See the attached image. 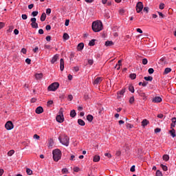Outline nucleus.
Here are the masks:
<instances>
[{
  "mask_svg": "<svg viewBox=\"0 0 176 176\" xmlns=\"http://www.w3.org/2000/svg\"><path fill=\"white\" fill-rule=\"evenodd\" d=\"M91 27L94 32H100V31H102V23L101 21H94Z\"/></svg>",
  "mask_w": 176,
  "mask_h": 176,
  "instance_id": "1",
  "label": "nucleus"
},
{
  "mask_svg": "<svg viewBox=\"0 0 176 176\" xmlns=\"http://www.w3.org/2000/svg\"><path fill=\"white\" fill-rule=\"evenodd\" d=\"M53 160L54 162H58L61 159V156L63 153H61V150L58 148H56L52 151Z\"/></svg>",
  "mask_w": 176,
  "mask_h": 176,
  "instance_id": "2",
  "label": "nucleus"
},
{
  "mask_svg": "<svg viewBox=\"0 0 176 176\" xmlns=\"http://www.w3.org/2000/svg\"><path fill=\"white\" fill-rule=\"evenodd\" d=\"M58 140L62 145L65 146H68L69 145V137L67 135H64L63 138H61V136L58 137Z\"/></svg>",
  "mask_w": 176,
  "mask_h": 176,
  "instance_id": "3",
  "label": "nucleus"
},
{
  "mask_svg": "<svg viewBox=\"0 0 176 176\" xmlns=\"http://www.w3.org/2000/svg\"><path fill=\"white\" fill-rule=\"evenodd\" d=\"M64 111L63 110V108H60L58 112V115L56 117V120L58 122V123H63L64 122Z\"/></svg>",
  "mask_w": 176,
  "mask_h": 176,
  "instance_id": "4",
  "label": "nucleus"
},
{
  "mask_svg": "<svg viewBox=\"0 0 176 176\" xmlns=\"http://www.w3.org/2000/svg\"><path fill=\"white\" fill-rule=\"evenodd\" d=\"M58 87H60V83L55 82L49 85L47 90L48 91H56Z\"/></svg>",
  "mask_w": 176,
  "mask_h": 176,
  "instance_id": "5",
  "label": "nucleus"
},
{
  "mask_svg": "<svg viewBox=\"0 0 176 176\" xmlns=\"http://www.w3.org/2000/svg\"><path fill=\"white\" fill-rule=\"evenodd\" d=\"M142 9H144V4L142 2L139 1L136 4V12L137 13H141L142 12Z\"/></svg>",
  "mask_w": 176,
  "mask_h": 176,
  "instance_id": "6",
  "label": "nucleus"
},
{
  "mask_svg": "<svg viewBox=\"0 0 176 176\" xmlns=\"http://www.w3.org/2000/svg\"><path fill=\"white\" fill-rule=\"evenodd\" d=\"M5 127L6 130H12L14 127V125H13V122L12 121H8L5 124Z\"/></svg>",
  "mask_w": 176,
  "mask_h": 176,
  "instance_id": "7",
  "label": "nucleus"
},
{
  "mask_svg": "<svg viewBox=\"0 0 176 176\" xmlns=\"http://www.w3.org/2000/svg\"><path fill=\"white\" fill-rule=\"evenodd\" d=\"M32 28H38V23H36V18L33 17L30 19Z\"/></svg>",
  "mask_w": 176,
  "mask_h": 176,
  "instance_id": "8",
  "label": "nucleus"
},
{
  "mask_svg": "<svg viewBox=\"0 0 176 176\" xmlns=\"http://www.w3.org/2000/svg\"><path fill=\"white\" fill-rule=\"evenodd\" d=\"M152 101L153 102H155L156 104H157L159 102H162L163 100L160 98V96H155Z\"/></svg>",
  "mask_w": 176,
  "mask_h": 176,
  "instance_id": "9",
  "label": "nucleus"
},
{
  "mask_svg": "<svg viewBox=\"0 0 176 176\" xmlns=\"http://www.w3.org/2000/svg\"><path fill=\"white\" fill-rule=\"evenodd\" d=\"M36 113H37L38 115H41V113H43V107L39 106L38 107L36 110H35Z\"/></svg>",
  "mask_w": 176,
  "mask_h": 176,
  "instance_id": "10",
  "label": "nucleus"
},
{
  "mask_svg": "<svg viewBox=\"0 0 176 176\" xmlns=\"http://www.w3.org/2000/svg\"><path fill=\"white\" fill-rule=\"evenodd\" d=\"M137 93L140 97H142L143 100H146V95L145 94V93L142 92V91L138 90Z\"/></svg>",
  "mask_w": 176,
  "mask_h": 176,
  "instance_id": "11",
  "label": "nucleus"
},
{
  "mask_svg": "<svg viewBox=\"0 0 176 176\" xmlns=\"http://www.w3.org/2000/svg\"><path fill=\"white\" fill-rule=\"evenodd\" d=\"M172 123L170 124V129H174V127H175V124H176V118H172L171 119Z\"/></svg>",
  "mask_w": 176,
  "mask_h": 176,
  "instance_id": "12",
  "label": "nucleus"
},
{
  "mask_svg": "<svg viewBox=\"0 0 176 176\" xmlns=\"http://www.w3.org/2000/svg\"><path fill=\"white\" fill-rule=\"evenodd\" d=\"M169 134H170L173 138H175L176 137L175 129H174V128H172L171 130L169 131Z\"/></svg>",
  "mask_w": 176,
  "mask_h": 176,
  "instance_id": "13",
  "label": "nucleus"
},
{
  "mask_svg": "<svg viewBox=\"0 0 176 176\" xmlns=\"http://www.w3.org/2000/svg\"><path fill=\"white\" fill-rule=\"evenodd\" d=\"M58 57H59L58 54H55L51 60L52 64H54V63H56V61L58 60Z\"/></svg>",
  "mask_w": 176,
  "mask_h": 176,
  "instance_id": "14",
  "label": "nucleus"
},
{
  "mask_svg": "<svg viewBox=\"0 0 176 176\" xmlns=\"http://www.w3.org/2000/svg\"><path fill=\"white\" fill-rule=\"evenodd\" d=\"M149 124V120L144 119L142 121V127H145Z\"/></svg>",
  "mask_w": 176,
  "mask_h": 176,
  "instance_id": "15",
  "label": "nucleus"
},
{
  "mask_svg": "<svg viewBox=\"0 0 176 176\" xmlns=\"http://www.w3.org/2000/svg\"><path fill=\"white\" fill-rule=\"evenodd\" d=\"M60 71H64V59L63 58L60 60Z\"/></svg>",
  "mask_w": 176,
  "mask_h": 176,
  "instance_id": "16",
  "label": "nucleus"
},
{
  "mask_svg": "<svg viewBox=\"0 0 176 176\" xmlns=\"http://www.w3.org/2000/svg\"><path fill=\"white\" fill-rule=\"evenodd\" d=\"M83 47H85V44L83 43H80L77 46V50H83Z\"/></svg>",
  "mask_w": 176,
  "mask_h": 176,
  "instance_id": "17",
  "label": "nucleus"
},
{
  "mask_svg": "<svg viewBox=\"0 0 176 176\" xmlns=\"http://www.w3.org/2000/svg\"><path fill=\"white\" fill-rule=\"evenodd\" d=\"M93 119H94V117L92 115L89 114L88 116H87V120H88L89 123H91L93 122Z\"/></svg>",
  "mask_w": 176,
  "mask_h": 176,
  "instance_id": "18",
  "label": "nucleus"
},
{
  "mask_svg": "<svg viewBox=\"0 0 176 176\" xmlns=\"http://www.w3.org/2000/svg\"><path fill=\"white\" fill-rule=\"evenodd\" d=\"M102 81V78L101 77H97L95 80L94 83L95 85H98L100 83V82Z\"/></svg>",
  "mask_w": 176,
  "mask_h": 176,
  "instance_id": "19",
  "label": "nucleus"
},
{
  "mask_svg": "<svg viewBox=\"0 0 176 176\" xmlns=\"http://www.w3.org/2000/svg\"><path fill=\"white\" fill-rule=\"evenodd\" d=\"M36 79L39 80V79H42L43 78V74L40 73V74H36L34 75Z\"/></svg>",
  "mask_w": 176,
  "mask_h": 176,
  "instance_id": "20",
  "label": "nucleus"
},
{
  "mask_svg": "<svg viewBox=\"0 0 176 176\" xmlns=\"http://www.w3.org/2000/svg\"><path fill=\"white\" fill-rule=\"evenodd\" d=\"M144 80L146 82H152L153 80V77L148 76L144 78Z\"/></svg>",
  "mask_w": 176,
  "mask_h": 176,
  "instance_id": "21",
  "label": "nucleus"
},
{
  "mask_svg": "<svg viewBox=\"0 0 176 176\" xmlns=\"http://www.w3.org/2000/svg\"><path fill=\"white\" fill-rule=\"evenodd\" d=\"M104 45L105 46H113V45H115V43H113L112 41H107Z\"/></svg>",
  "mask_w": 176,
  "mask_h": 176,
  "instance_id": "22",
  "label": "nucleus"
},
{
  "mask_svg": "<svg viewBox=\"0 0 176 176\" xmlns=\"http://www.w3.org/2000/svg\"><path fill=\"white\" fill-rule=\"evenodd\" d=\"M124 93H126V88H123L122 90L119 91L117 94L118 96H123V94H124Z\"/></svg>",
  "mask_w": 176,
  "mask_h": 176,
  "instance_id": "23",
  "label": "nucleus"
},
{
  "mask_svg": "<svg viewBox=\"0 0 176 176\" xmlns=\"http://www.w3.org/2000/svg\"><path fill=\"white\" fill-rule=\"evenodd\" d=\"M78 124H79V126H85L86 124V123L82 119L78 120Z\"/></svg>",
  "mask_w": 176,
  "mask_h": 176,
  "instance_id": "24",
  "label": "nucleus"
},
{
  "mask_svg": "<svg viewBox=\"0 0 176 176\" xmlns=\"http://www.w3.org/2000/svg\"><path fill=\"white\" fill-rule=\"evenodd\" d=\"M75 116H76V111L73 109L70 111V118H75Z\"/></svg>",
  "mask_w": 176,
  "mask_h": 176,
  "instance_id": "25",
  "label": "nucleus"
},
{
  "mask_svg": "<svg viewBox=\"0 0 176 176\" xmlns=\"http://www.w3.org/2000/svg\"><path fill=\"white\" fill-rule=\"evenodd\" d=\"M93 162L97 163V162H100V155H95L94 156Z\"/></svg>",
  "mask_w": 176,
  "mask_h": 176,
  "instance_id": "26",
  "label": "nucleus"
},
{
  "mask_svg": "<svg viewBox=\"0 0 176 176\" xmlns=\"http://www.w3.org/2000/svg\"><path fill=\"white\" fill-rule=\"evenodd\" d=\"M170 72H171V68L166 67L164 72V75H167V74H170Z\"/></svg>",
  "mask_w": 176,
  "mask_h": 176,
  "instance_id": "27",
  "label": "nucleus"
},
{
  "mask_svg": "<svg viewBox=\"0 0 176 176\" xmlns=\"http://www.w3.org/2000/svg\"><path fill=\"white\" fill-rule=\"evenodd\" d=\"M162 159L165 162H168V160H170V156H168V155H164Z\"/></svg>",
  "mask_w": 176,
  "mask_h": 176,
  "instance_id": "28",
  "label": "nucleus"
},
{
  "mask_svg": "<svg viewBox=\"0 0 176 176\" xmlns=\"http://www.w3.org/2000/svg\"><path fill=\"white\" fill-rule=\"evenodd\" d=\"M46 20V13L43 12L41 16V21H45Z\"/></svg>",
  "mask_w": 176,
  "mask_h": 176,
  "instance_id": "29",
  "label": "nucleus"
},
{
  "mask_svg": "<svg viewBox=\"0 0 176 176\" xmlns=\"http://www.w3.org/2000/svg\"><path fill=\"white\" fill-rule=\"evenodd\" d=\"M63 38L65 41H68L69 39V35L67 33H64Z\"/></svg>",
  "mask_w": 176,
  "mask_h": 176,
  "instance_id": "30",
  "label": "nucleus"
},
{
  "mask_svg": "<svg viewBox=\"0 0 176 176\" xmlns=\"http://www.w3.org/2000/svg\"><path fill=\"white\" fill-rule=\"evenodd\" d=\"M139 86H143V87H146V86H148V82H145V81H144V82H140Z\"/></svg>",
  "mask_w": 176,
  "mask_h": 176,
  "instance_id": "31",
  "label": "nucleus"
},
{
  "mask_svg": "<svg viewBox=\"0 0 176 176\" xmlns=\"http://www.w3.org/2000/svg\"><path fill=\"white\" fill-rule=\"evenodd\" d=\"M160 62L162 64H167V60H166V57H163L160 60Z\"/></svg>",
  "mask_w": 176,
  "mask_h": 176,
  "instance_id": "32",
  "label": "nucleus"
},
{
  "mask_svg": "<svg viewBox=\"0 0 176 176\" xmlns=\"http://www.w3.org/2000/svg\"><path fill=\"white\" fill-rule=\"evenodd\" d=\"M96 45V39H92L89 43V46H94Z\"/></svg>",
  "mask_w": 176,
  "mask_h": 176,
  "instance_id": "33",
  "label": "nucleus"
},
{
  "mask_svg": "<svg viewBox=\"0 0 176 176\" xmlns=\"http://www.w3.org/2000/svg\"><path fill=\"white\" fill-rule=\"evenodd\" d=\"M129 78H131V79H132V80H134V79H135V78H137V74H131L130 75H129Z\"/></svg>",
  "mask_w": 176,
  "mask_h": 176,
  "instance_id": "34",
  "label": "nucleus"
},
{
  "mask_svg": "<svg viewBox=\"0 0 176 176\" xmlns=\"http://www.w3.org/2000/svg\"><path fill=\"white\" fill-rule=\"evenodd\" d=\"M38 14H39V12L33 11L31 14V16H32L33 17H36V16H38Z\"/></svg>",
  "mask_w": 176,
  "mask_h": 176,
  "instance_id": "35",
  "label": "nucleus"
},
{
  "mask_svg": "<svg viewBox=\"0 0 176 176\" xmlns=\"http://www.w3.org/2000/svg\"><path fill=\"white\" fill-rule=\"evenodd\" d=\"M160 167H162L164 171H167L168 170V168H167V166L164 165L163 164H161Z\"/></svg>",
  "mask_w": 176,
  "mask_h": 176,
  "instance_id": "36",
  "label": "nucleus"
},
{
  "mask_svg": "<svg viewBox=\"0 0 176 176\" xmlns=\"http://www.w3.org/2000/svg\"><path fill=\"white\" fill-rule=\"evenodd\" d=\"M129 91H131V93H134L135 90H134V87L132 86L131 85H129Z\"/></svg>",
  "mask_w": 176,
  "mask_h": 176,
  "instance_id": "37",
  "label": "nucleus"
},
{
  "mask_svg": "<svg viewBox=\"0 0 176 176\" xmlns=\"http://www.w3.org/2000/svg\"><path fill=\"white\" fill-rule=\"evenodd\" d=\"M26 173H27L28 175H32V170H31L28 168L26 169Z\"/></svg>",
  "mask_w": 176,
  "mask_h": 176,
  "instance_id": "38",
  "label": "nucleus"
},
{
  "mask_svg": "<svg viewBox=\"0 0 176 176\" xmlns=\"http://www.w3.org/2000/svg\"><path fill=\"white\" fill-rule=\"evenodd\" d=\"M84 98L85 101H87V100H89L90 98V95H89V94H85Z\"/></svg>",
  "mask_w": 176,
  "mask_h": 176,
  "instance_id": "39",
  "label": "nucleus"
},
{
  "mask_svg": "<svg viewBox=\"0 0 176 176\" xmlns=\"http://www.w3.org/2000/svg\"><path fill=\"white\" fill-rule=\"evenodd\" d=\"M156 176H163V173L160 170H157L155 173Z\"/></svg>",
  "mask_w": 176,
  "mask_h": 176,
  "instance_id": "40",
  "label": "nucleus"
},
{
  "mask_svg": "<svg viewBox=\"0 0 176 176\" xmlns=\"http://www.w3.org/2000/svg\"><path fill=\"white\" fill-rule=\"evenodd\" d=\"M14 154V150H10V151H8V156H12Z\"/></svg>",
  "mask_w": 176,
  "mask_h": 176,
  "instance_id": "41",
  "label": "nucleus"
},
{
  "mask_svg": "<svg viewBox=\"0 0 176 176\" xmlns=\"http://www.w3.org/2000/svg\"><path fill=\"white\" fill-rule=\"evenodd\" d=\"M142 64H143V65H146L148 64V59L143 58L142 59Z\"/></svg>",
  "mask_w": 176,
  "mask_h": 176,
  "instance_id": "42",
  "label": "nucleus"
},
{
  "mask_svg": "<svg viewBox=\"0 0 176 176\" xmlns=\"http://www.w3.org/2000/svg\"><path fill=\"white\" fill-rule=\"evenodd\" d=\"M74 173H79V171H80V168H79L78 166H76L74 168Z\"/></svg>",
  "mask_w": 176,
  "mask_h": 176,
  "instance_id": "43",
  "label": "nucleus"
},
{
  "mask_svg": "<svg viewBox=\"0 0 176 176\" xmlns=\"http://www.w3.org/2000/svg\"><path fill=\"white\" fill-rule=\"evenodd\" d=\"M153 72H155V69H153V68H149L148 69V74L150 75H152V74H153Z\"/></svg>",
  "mask_w": 176,
  "mask_h": 176,
  "instance_id": "44",
  "label": "nucleus"
},
{
  "mask_svg": "<svg viewBox=\"0 0 176 176\" xmlns=\"http://www.w3.org/2000/svg\"><path fill=\"white\" fill-rule=\"evenodd\" d=\"M63 174H68V169L65 168L62 169Z\"/></svg>",
  "mask_w": 176,
  "mask_h": 176,
  "instance_id": "45",
  "label": "nucleus"
},
{
  "mask_svg": "<svg viewBox=\"0 0 176 176\" xmlns=\"http://www.w3.org/2000/svg\"><path fill=\"white\" fill-rule=\"evenodd\" d=\"M130 171H131V173H134V171H135V165H133L131 167Z\"/></svg>",
  "mask_w": 176,
  "mask_h": 176,
  "instance_id": "46",
  "label": "nucleus"
},
{
  "mask_svg": "<svg viewBox=\"0 0 176 176\" xmlns=\"http://www.w3.org/2000/svg\"><path fill=\"white\" fill-rule=\"evenodd\" d=\"M21 17H22L23 20H27V19H28V16H27V14H23L21 15Z\"/></svg>",
  "mask_w": 176,
  "mask_h": 176,
  "instance_id": "47",
  "label": "nucleus"
},
{
  "mask_svg": "<svg viewBox=\"0 0 176 176\" xmlns=\"http://www.w3.org/2000/svg\"><path fill=\"white\" fill-rule=\"evenodd\" d=\"M143 12H146V13H149V7H144L143 9Z\"/></svg>",
  "mask_w": 176,
  "mask_h": 176,
  "instance_id": "48",
  "label": "nucleus"
},
{
  "mask_svg": "<svg viewBox=\"0 0 176 176\" xmlns=\"http://www.w3.org/2000/svg\"><path fill=\"white\" fill-rule=\"evenodd\" d=\"M50 105H53V100H49L47 102V107H50Z\"/></svg>",
  "mask_w": 176,
  "mask_h": 176,
  "instance_id": "49",
  "label": "nucleus"
},
{
  "mask_svg": "<svg viewBox=\"0 0 176 176\" xmlns=\"http://www.w3.org/2000/svg\"><path fill=\"white\" fill-rule=\"evenodd\" d=\"M74 57H75V53L71 52L70 56H69L70 60H72V58H74Z\"/></svg>",
  "mask_w": 176,
  "mask_h": 176,
  "instance_id": "50",
  "label": "nucleus"
},
{
  "mask_svg": "<svg viewBox=\"0 0 176 176\" xmlns=\"http://www.w3.org/2000/svg\"><path fill=\"white\" fill-rule=\"evenodd\" d=\"M45 30H46L47 31H50V30H52V26H50V25H47L45 26Z\"/></svg>",
  "mask_w": 176,
  "mask_h": 176,
  "instance_id": "51",
  "label": "nucleus"
},
{
  "mask_svg": "<svg viewBox=\"0 0 176 176\" xmlns=\"http://www.w3.org/2000/svg\"><path fill=\"white\" fill-rule=\"evenodd\" d=\"M159 8L161 9V10H163V9H164V3H161L160 4Z\"/></svg>",
  "mask_w": 176,
  "mask_h": 176,
  "instance_id": "52",
  "label": "nucleus"
},
{
  "mask_svg": "<svg viewBox=\"0 0 176 176\" xmlns=\"http://www.w3.org/2000/svg\"><path fill=\"white\" fill-rule=\"evenodd\" d=\"M65 27H68L69 25V19H66L65 22Z\"/></svg>",
  "mask_w": 176,
  "mask_h": 176,
  "instance_id": "53",
  "label": "nucleus"
},
{
  "mask_svg": "<svg viewBox=\"0 0 176 176\" xmlns=\"http://www.w3.org/2000/svg\"><path fill=\"white\" fill-rule=\"evenodd\" d=\"M25 63H26V64H28V65L31 64V59L29 58H27L25 59Z\"/></svg>",
  "mask_w": 176,
  "mask_h": 176,
  "instance_id": "54",
  "label": "nucleus"
},
{
  "mask_svg": "<svg viewBox=\"0 0 176 176\" xmlns=\"http://www.w3.org/2000/svg\"><path fill=\"white\" fill-rule=\"evenodd\" d=\"M134 100H135L134 96H132V97H131L130 99H129V102H130L131 104H133V103L134 102Z\"/></svg>",
  "mask_w": 176,
  "mask_h": 176,
  "instance_id": "55",
  "label": "nucleus"
},
{
  "mask_svg": "<svg viewBox=\"0 0 176 176\" xmlns=\"http://www.w3.org/2000/svg\"><path fill=\"white\" fill-rule=\"evenodd\" d=\"M133 127H134V125H133L131 124H126V128L127 129H133Z\"/></svg>",
  "mask_w": 176,
  "mask_h": 176,
  "instance_id": "56",
  "label": "nucleus"
},
{
  "mask_svg": "<svg viewBox=\"0 0 176 176\" xmlns=\"http://www.w3.org/2000/svg\"><path fill=\"white\" fill-rule=\"evenodd\" d=\"M45 39H46L47 42H50V41H52V36H47Z\"/></svg>",
  "mask_w": 176,
  "mask_h": 176,
  "instance_id": "57",
  "label": "nucleus"
},
{
  "mask_svg": "<svg viewBox=\"0 0 176 176\" xmlns=\"http://www.w3.org/2000/svg\"><path fill=\"white\" fill-rule=\"evenodd\" d=\"M94 63V60H93V59L88 60V64H89V65H91Z\"/></svg>",
  "mask_w": 176,
  "mask_h": 176,
  "instance_id": "58",
  "label": "nucleus"
},
{
  "mask_svg": "<svg viewBox=\"0 0 176 176\" xmlns=\"http://www.w3.org/2000/svg\"><path fill=\"white\" fill-rule=\"evenodd\" d=\"M21 53H23V54H27V49L22 48L21 49Z\"/></svg>",
  "mask_w": 176,
  "mask_h": 176,
  "instance_id": "59",
  "label": "nucleus"
},
{
  "mask_svg": "<svg viewBox=\"0 0 176 176\" xmlns=\"http://www.w3.org/2000/svg\"><path fill=\"white\" fill-rule=\"evenodd\" d=\"M104 156H107V157H109V159H111V157H112V155L109 153H105Z\"/></svg>",
  "mask_w": 176,
  "mask_h": 176,
  "instance_id": "60",
  "label": "nucleus"
},
{
  "mask_svg": "<svg viewBox=\"0 0 176 176\" xmlns=\"http://www.w3.org/2000/svg\"><path fill=\"white\" fill-rule=\"evenodd\" d=\"M50 13H52V9L47 8V9L46 10V14H50Z\"/></svg>",
  "mask_w": 176,
  "mask_h": 176,
  "instance_id": "61",
  "label": "nucleus"
},
{
  "mask_svg": "<svg viewBox=\"0 0 176 176\" xmlns=\"http://www.w3.org/2000/svg\"><path fill=\"white\" fill-rule=\"evenodd\" d=\"M160 131H162V129L160 128H157L155 129V133H160Z\"/></svg>",
  "mask_w": 176,
  "mask_h": 176,
  "instance_id": "62",
  "label": "nucleus"
},
{
  "mask_svg": "<svg viewBox=\"0 0 176 176\" xmlns=\"http://www.w3.org/2000/svg\"><path fill=\"white\" fill-rule=\"evenodd\" d=\"M33 138L35 139V140H39V138H41V137L36 134L34 135Z\"/></svg>",
  "mask_w": 176,
  "mask_h": 176,
  "instance_id": "63",
  "label": "nucleus"
},
{
  "mask_svg": "<svg viewBox=\"0 0 176 176\" xmlns=\"http://www.w3.org/2000/svg\"><path fill=\"white\" fill-rule=\"evenodd\" d=\"M38 34H40V35H43V34H44L43 30V29H40L38 30Z\"/></svg>",
  "mask_w": 176,
  "mask_h": 176,
  "instance_id": "64",
  "label": "nucleus"
}]
</instances>
